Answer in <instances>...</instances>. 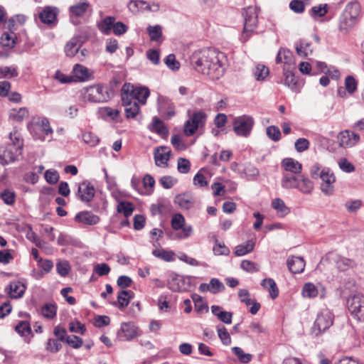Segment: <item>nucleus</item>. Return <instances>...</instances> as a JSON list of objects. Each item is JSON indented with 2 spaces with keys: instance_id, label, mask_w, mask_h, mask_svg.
I'll list each match as a JSON object with an SVG mask.
<instances>
[{
  "instance_id": "10",
  "label": "nucleus",
  "mask_w": 364,
  "mask_h": 364,
  "mask_svg": "<svg viewBox=\"0 0 364 364\" xmlns=\"http://www.w3.org/2000/svg\"><path fill=\"white\" fill-rule=\"evenodd\" d=\"M59 10L55 6H45L38 13L41 21L46 25L53 26L57 22V16Z\"/></svg>"
},
{
  "instance_id": "37",
  "label": "nucleus",
  "mask_w": 364,
  "mask_h": 364,
  "mask_svg": "<svg viewBox=\"0 0 364 364\" xmlns=\"http://www.w3.org/2000/svg\"><path fill=\"white\" fill-rule=\"evenodd\" d=\"M152 254L156 257L160 258L166 262H172L174 260V253L172 251H168L164 249H155Z\"/></svg>"
},
{
  "instance_id": "54",
  "label": "nucleus",
  "mask_w": 364,
  "mask_h": 364,
  "mask_svg": "<svg viewBox=\"0 0 364 364\" xmlns=\"http://www.w3.org/2000/svg\"><path fill=\"white\" fill-rule=\"evenodd\" d=\"M302 294L305 297H315L318 294V290L314 284L306 283L303 287Z\"/></svg>"
},
{
  "instance_id": "32",
  "label": "nucleus",
  "mask_w": 364,
  "mask_h": 364,
  "mask_svg": "<svg viewBox=\"0 0 364 364\" xmlns=\"http://www.w3.org/2000/svg\"><path fill=\"white\" fill-rule=\"evenodd\" d=\"M360 4L358 2H351L346 6L343 14H345L347 18H350L355 22L356 18L360 14Z\"/></svg>"
},
{
  "instance_id": "20",
  "label": "nucleus",
  "mask_w": 364,
  "mask_h": 364,
  "mask_svg": "<svg viewBox=\"0 0 364 364\" xmlns=\"http://www.w3.org/2000/svg\"><path fill=\"white\" fill-rule=\"evenodd\" d=\"M167 286L169 289L175 292L186 289L184 279L176 273L171 274Z\"/></svg>"
},
{
  "instance_id": "59",
  "label": "nucleus",
  "mask_w": 364,
  "mask_h": 364,
  "mask_svg": "<svg viewBox=\"0 0 364 364\" xmlns=\"http://www.w3.org/2000/svg\"><path fill=\"white\" fill-rule=\"evenodd\" d=\"M184 225L185 219L181 214H176L173 216L171 219V226L174 230H181Z\"/></svg>"
},
{
  "instance_id": "27",
  "label": "nucleus",
  "mask_w": 364,
  "mask_h": 364,
  "mask_svg": "<svg viewBox=\"0 0 364 364\" xmlns=\"http://www.w3.org/2000/svg\"><path fill=\"white\" fill-rule=\"evenodd\" d=\"M247 11L245 14L244 33H251L253 31L257 23V17L255 12Z\"/></svg>"
},
{
  "instance_id": "19",
  "label": "nucleus",
  "mask_w": 364,
  "mask_h": 364,
  "mask_svg": "<svg viewBox=\"0 0 364 364\" xmlns=\"http://www.w3.org/2000/svg\"><path fill=\"white\" fill-rule=\"evenodd\" d=\"M82 36H77L72 38L65 46V52L67 56L73 57L82 45Z\"/></svg>"
},
{
  "instance_id": "50",
  "label": "nucleus",
  "mask_w": 364,
  "mask_h": 364,
  "mask_svg": "<svg viewBox=\"0 0 364 364\" xmlns=\"http://www.w3.org/2000/svg\"><path fill=\"white\" fill-rule=\"evenodd\" d=\"M147 2L145 1H131L128 5L129 9L134 14H137L139 11H144Z\"/></svg>"
},
{
  "instance_id": "12",
  "label": "nucleus",
  "mask_w": 364,
  "mask_h": 364,
  "mask_svg": "<svg viewBox=\"0 0 364 364\" xmlns=\"http://www.w3.org/2000/svg\"><path fill=\"white\" fill-rule=\"evenodd\" d=\"M16 149L15 146L10 145L5 147H0V164L1 166L18 160V157L22 153L16 151Z\"/></svg>"
},
{
  "instance_id": "60",
  "label": "nucleus",
  "mask_w": 364,
  "mask_h": 364,
  "mask_svg": "<svg viewBox=\"0 0 364 364\" xmlns=\"http://www.w3.org/2000/svg\"><path fill=\"white\" fill-rule=\"evenodd\" d=\"M178 171L181 173H187L191 168L190 161L185 158H179L177 164Z\"/></svg>"
},
{
  "instance_id": "57",
  "label": "nucleus",
  "mask_w": 364,
  "mask_h": 364,
  "mask_svg": "<svg viewBox=\"0 0 364 364\" xmlns=\"http://www.w3.org/2000/svg\"><path fill=\"white\" fill-rule=\"evenodd\" d=\"M240 267L247 272H257L259 271V266L250 260H242L240 264Z\"/></svg>"
},
{
  "instance_id": "43",
  "label": "nucleus",
  "mask_w": 364,
  "mask_h": 364,
  "mask_svg": "<svg viewBox=\"0 0 364 364\" xmlns=\"http://www.w3.org/2000/svg\"><path fill=\"white\" fill-rule=\"evenodd\" d=\"M269 73V68L260 64L257 65L254 70V75L257 80H264Z\"/></svg>"
},
{
  "instance_id": "6",
  "label": "nucleus",
  "mask_w": 364,
  "mask_h": 364,
  "mask_svg": "<svg viewBox=\"0 0 364 364\" xmlns=\"http://www.w3.org/2000/svg\"><path fill=\"white\" fill-rule=\"evenodd\" d=\"M86 97L92 102H104L110 99V94L107 86L98 84L87 88Z\"/></svg>"
},
{
  "instance_id": "1",
  "label": "nucleus",
  "mask_w": 364,
  "mask_h": 364,
  "mask_svg": "<svg viewBox=\"0 0 364 364\" xmlns=\"http://www.w3.org/2000/svg\"><path fill=\"white\" fill-rule=\"evenodd\" d=\"M225 55L210 48H205L195 52L191 58L195 69L207 75L212 80H218L225 73V68L223 63Z\"/></svg>"
},
{
  "instance_id": "40",
  "label": "nucleus",
  "mask_w": 364,
  "mask_h": 364,
  "mask_svg": "<svg viewBox=\"0 0 364 364\" xmlns=\"http://www.w3.org/2000/svg\"><path fill=\"white\" fill-rule=\"evenodd\" d=\"M232 351L242 363H248L252 358V355L251 354L245 353L240 347L232 348Z\"/></svg>"
},
{
  "instance_id": "3",
  "label": "nucleus",
  "mask_w": 364,
  "mask_h": 364,
  "mask_svg": "<svg viewBox=\"0 0 364 364\" xmlns=\"http://www.w3.org/2000/svg\"><path fill=\"white\" fill-rule=\"evenodd\" d=\"M255 124L254 119L249 115H242L233 120V130L237 136H250Z\"/></svg>"
},
{
  "instance_id": "42",
  "label": "nucleus",
  "mask_w": 364,
  "mask_h": 364,
  "mask_svg": "<svg viewBox=\"0 0 364 364\" xmlns=\"http://www.w3.org/2000/svg\"><path fill=\"white\" fill-rule=\"evenodd\" d=\"M28 117V111L26 107H21L18 109H13L10 112V117L21 122Z\"/></svg>"
},
{
  "instance_id": "13",
  "label": "nucleus",
  "mask_w": 364,
  "mask_h": 364,
  "mask_svg": "<svg viewBox=\"0 0 364 364\" xmlns=\"http://www.w3.org/2000/svg\"><path fill=\"white\" fill-rule=\"evenodd\" d=\"M337 138L341 146L351 147L358 142L360 136L353 132L344 130L338 134Z\"/></svg>"
},
{
  "instance_id": "55",
  "label": "nucleus",
  "mask_w": 364,
  "mask_h": 364,
  "mask_svg": "<svg viewBox=\"0 0 364 364\" xmlns=\"http://www.w3.org/2000/svg\"><path fill=\"white\" fill-rule=\"evenodd\" d=\"M217 331L218 333V337L221 340L222 343L225 346L230 345L231 343V338L227 329L222 326H218Z\"/></svg>"
},
{
  "instance_id": "33",
  "label": "nucleus",
  "mask_w": 364,
  "mask_h": 364,
  "mask_svg": "<svg viewBox=\"0 0 364 364\" xmlns=\"http://www.w3.org/2000/svg\"><path fill=\"white\" fill-rule=\"evenodd\" d=\"M261 285L269 291L272 299H274L278 296L279 289L274 279L271 278L264 279L261 282Z\"/></svg>"
},
{
  "instance_id": "28",
  "label": "nucleus",
  "mask_w": 364,
  "mask_h": 364,
  "mask_svg": "<svg viewBox=\"0 0 364 364\" xmlns=\"http://www.w3.org/2000/svg\"><path fill=\"white\" fill-rule=\"evenodd\" d=\"M174 203L178 205L181 208L190 209L194 203L193 196L189 193H183L177 195L174 198Z\"/></svg>"
},
{
  "instance_id": "30",
  "label": "nucleus",
  "mask_w": 364,
  "mask_h": 364,
  "mask_svg": "<svg viewBox=\"0 0 364 364\" xmlns=\"http://www.w3.org/2000/svg\"><path fill=\"white\" fill-rule=\"evenodd\" d=\"M134 95V102H137V103L140 102L141 104H145L147 97L150 95L149 90L147 87H136L133 86V92H132Z\"/></svg>"
},
{
  "instance_id": "44",
  "label": "nucleus",
  "mask_w": 364,
  "mask_h": 364,
  "mask_svg": "<svg viewBox=\"0 0 364 364\" xmlns=\"http://www.w3.org/2000/svg\"><path fill=\"white\" fill-rule=\"evenodd\" d=\"M192 299L195 305V310L198 313H203L204 311H208V307L203 300V298L198 294H193Z\"/></svg>"
},
{
  "instance_id": "14",
  "label": "nucleus",
  "mask_w": 364,
  "mask_h": 364,
  "mask_svg": "<svg viewBox=\"0 0 364 364\" xmlns=\"http://www.w3.org/2000/svg\"><path fill=\"white\" fill-rule=\"evenodd\" d=\"M171 153V150L166 146L156 147L154 152L155 164L159 167L168 166Z\"/></svg>"
},
{
  "instance_id": "5",
  "label": "nucleus",
  "mask_w": 364,
  "mask_h": 364,
  "mask_svg": "<svg viewBox=\"0 0 364 364\" xmlns=\"http://www.w3.org/2000/svg\"><path fill=\"white\" fill-rule=\"evenodd\" d=\"M333 323V316L328 309H323L318 314L314 326L313 332L317 336L330 328Z\"/></svg>"
},
{
  "instance_id": "31",
  "label": "nucleus",
  "mask_w": 364,
  "mask_h": 364,
  "mask_svg": "<svg viewBox=\"0 0 364 364\" xmlns=\"http://www.w3.org/2000/svg\"><path fill=\"white\" fill-rule=\"evenodd\" d=\"M333 260L336 264L337 268L340 271H346L355 265V262L353 260L342 257L341 255H336Z\"/></svg>"
},
{
  "instance_id": "8",
  "label": "nucleus",
  "mask_w": 364,
  "mask_h": 364,
  "mask_svg": "<svg viewBox=\"0 0 364 364\" xmlns=\"http://www.w3.org/2000/svg\"><path fill=\"white\" fill-rule=\"evenodd\" d=\"M138 336V328L132 322L122 323L117 331V338L119 341H130Z\"/></svg>"
},
{
  "instance_id": "29",
  "label": "nucleus",
  "mask_w": 364,
  "mask_h": 364,
  "mask_svg": "<svg viewBox=\"0 0 364 364\" xmlns=\"http://www.w3.org/2000/svg\"><path fill=\"white\" fill-rule=\"evenodd\" d=\"M133 85L129 83H125L122 87V101L123 106L130 105L131 103H134V98L132 95Z\"/></svg>"
},
{
  "instance_id": "23",
  "label": "nucleus",
  "mask_w": 364,
  "mask_h": 364,
  "mask_svg": "<svg viewBox=\"0 0 364 364\" xmlns=\"http://www.w3.org/2000/svg\"><path fill=\"white\" fill-rule=\"evenodd\" d=\"M132 294L133 292L130 290H121L118 292L117 301L112 302L111 304L122 310L129 305Z\"/></svg>"
},
{
  "instance_id": "56",
  "label": "nucleus",
  "mask_w": 364,
  "mask_h": 364,
  "mask_svg": "<svg viewBox=\"0 0 364 364\" xmlns=\"http://www.w3.org/2000/svg\"><path fill=\"white\" fill-rule=\"evenodd\" d=\"M267 135L274 141H278L281 139V132L276 126H269L267 128Z\"/></svg>"
},
{
  "instance_id": "53",
  "label": "nucleus",
  "mask_w": 364,
  "mask_h": 364,
  "mask_svg": "<svg viewBox=\"0 0 364 364\" xmlns=\"http://www.w3.org/2000/svg\"><path fill=\"white\" fill-rule=\"evenodd\" d=\"M328 12L327 4H320L311 8V15L314 18L323 17Z\"/></svg>"
},
{
  "instance_id": "2",
  "label": "nucleus",
  "mask_w": 364,
  "mask_h": 364,
  "mask_svg": "<svg viewBox=\"0 0 364 364\" xmlns=\"http://www.w3.org/2000/svg\"><path fill=\"white\" fill-rule=\"evenodd\" d=\"M347 307L351 315L359 321H364V295L356 293L347 299Z\"/></svg>"
},
{
  "instance_id": "39",
  "label": "nucleus",
  "mask_w": 364,
  "mask_h": 364,
  "mask_svg": "<svg viewBox=\"0 0 364 364\" xmlns=\"http://www.w3.org/2000/svg\"><path fill=\"white\" fill-rule=\"evenodd\" d=\"M313 187V183L309 178L301 175L299 178V186L296 188H299L304 193H309Z\"/></svg>"
},
{
  "instance_id": "38",
  "label": "nucleus",
  "mask_w": 364,
  "mask_h": 364,
  "mask_svg": "<svg viewBox=\"0 0 364 364\" xmlns=\"http://www.w3.org/2000/svg\"><path fill=\"white\" fill-rule=\"evenodd\" d=\"M16 39L15 33L4 32L1 37V43L4 47L13 48L16 44Z\"/></svg>"
},
{
  "instance_id": "46",
  "label": "nucleus",
  "mask_w": 364,
  "mask_h": 364,
  "mask_svg": "<svg viewBox=\"0 0 364 364\" xmlns=\"http://www.w3.org/2000/svg\"><path fill=\"white\" fill-rule=\"evenodd\" d=\"M134 210V206L132 203L129 202H120L117 205V211L122 213L127 218L130 216Z\"/></svg>"
},
{
  "instance_id": "64",
  "label": "nucleus",
  "mask_w": 364,
  "mask_h": 364,
  "mask_svg": "<svg viewBox=\"0 0 364 364\" xmlns=\"http://www.w3.org/2000/svg\"><path fill=\"white\" fill-rule=\"evenodd\" d=\"M56 269L60 276L65 277L68 274L70 267L67 261H60L57 263Z\"/></svg>"
},
{
  "instance_id": "36",
  "label": "nucleus",
  "mask_w": 364,
  "mask_h": 364,
  "mask_svg": "<svg viewBox=\"0 0 364 364\" xmlns=\"http://www.w3.org/2000/svg\"><path fill=\"white\" fill-rule=\"evenodd\" d=\"M41 314L46 318L53 319L56 316L57 306L55 304H45L41 307Z\"/></svg>"
},
{
  "instance_id": "15",
  "label": "nucleus",
  "mask_w": 364,
  "mask_h": 364,
  "mask_svg": "<svg viewBox=\"0 0 364 364\" xmlns=\"http://www.w3.org/2000/svg\"><path fill=\"white\" fill-rule=\"evenodd\" d=\"M276 63H284L283 68H295V63L292 52L287 48H281L276 57Z\"/></svg>"
},
{
  "instance_id": "18",
  "label": "nucleus",
  "mask_w": 364,
  "mask_h": 364,
  "mask_svg": "<svg viewBox=\"0 0 364 364\" xmlns=\"http://www.w3.org/2000/svg\"><path fill=\"white\" fill-rule=\"evenodd\" d=\"M301 176V174L284 172L281 181L282 186L286 189L297 188Z\"/></svg>"
},
{
  "instance_id": "62",
  "label": "nucleus",
  "mask_w": 364,
  "mask_h": 364,
  "mask_svg": "<svg viewBox=\"0 0 364 364\" xmlns=\"http://www.w3.org/2000/svg\"><path fill=\"white\" fill-rule=\"evenodd\" d=\"M62 345L58 339L49 338L46 343V350L51 353H57L61 348Z\"/></svg>"
},
{
  "instance_id": "34",
  "label": "nucleus",
  "mask_w": 364,
  "mask_h": 364,
  "mask_svg": "<svg viewBox=\"0 0 364 364\" xmlns=\"http://www.w3.org/2000/svg\"><path fill=\"white\" fill-rule=\"evenodd\" d=\"M255 247V242L252 240H248L245 244L239 245L235 247V255L236 256H243L251 252Z\"/></svg>"
},
{
  "instance_id": "35",
  "label": "nucleus",
  "mask_w": 364,
  "mask_h": 364,
  "mask_svg": "<svg viewBox=\"0 0 364 364\" xmlns=\"http://www.w3.org/2000/svg\"><path fill=\"white\" fill-rule=\"evenodd\" d=\"M73 73L74 76L80 81H85L89 78V73L87 68L82 65H75L73 69Z\"/></svg>"
},
{
  "instance_id": "63",
  "label": "nucleus",
  "mask_w": 364,
  "mask_h": 364,
  "mask_svg": "<svg viewBox=\"0 0 364 364\" xmlns=\"http://www.w3.org/2000/svg\"><path fill=\"white\" fill-rule=\"evenodd\" d=\"M15 193L9 190H4L1 193V198L7 205H13L15 202Z\"/></svg>"
},
{
  "instance_id": "41",
  "label": "nucleus",
  "mask_w": 364,
  "mask_h": 364,
  "mask_svg": "<svg viewBox=\"0 0 364 364\" xmlns=\"http://www.w3.org/2000/svg\"><path fill=\"white\" fill-rule=\"evenodd\" d=\"M147 32L151 41H157L162 36V28L159 25L149 26L147 27Z\"/></svg>"
},
{
  "instance_id": "47",
  "label": "nucleus",
  "mask_w": 364,
  "mask_h": 364,
  "mask_svg": "<svg viewBox=\"0 0 364 364\" xmlns=\"http://www.w3.org/2000/svg\"><path fill=\"white\" fill-rule=\"evenodd\" d=\"M10 139L12 141L10 146H15L16 151H18V153H22V148L23 145V139L20 138V135L17 133V132H14L10 133Z\"/></svg>"
},
{
  "instance_id": "16",
  "label": "nucleus",
  "mask_w": 364,
  "mask_h": 364,
  "mask_svg": "<svg viewBox=\"0 0 364 364\" xmlns=\"http://www.w3.org/2000/svg\"><path fill=\"white\" fill-rule=\"evenodd\" d=\"M75 221L88 225H93L99 223L100 218L89 211H82L75 216Z\"/></svg>"
},
{
  "instance_id": "9",
  "label": "nucleus",
  "mask_w": 364,
  "mask_h": 364,
  "mask_svg": "<svg viewBox=\"0 0 364 364\" xmlns=\"http://www.w3.org/2000/svg\"><path fill=\"white\" fill-rule=\"evenodd\" d=\"M320 178L323 181L321 189L326 195H331L333 192V183L336 181V177L329 168H325L321 170Z\"/></svg>"
},
{
  "instance_id": "7",
  "label": "nucleus",
  "mask_w": 364,
  "mask_h": 364,
  "mask_svg": "<svg viewBox=\"0 0 364 364\" xmlns=\"http://www.w3.org/2000/svg\"><path fill=\"white\" fill-rule=\"evenodd\" d=\"M206 114L203 111L195 112L184 125V133L187 136H192L199 127L205 124Z\"/></svg>"
},
{
  "instance_id": "26",
  "label": "nucleus",
  "mask_w": 364,
  "mask_h": 364,
  "mask_svg": "<svg viewBox=\"0 0 364 364\" xmlns=\"http://www.w3.org/2000/svg\"><path fill=\"white\" fill-rule=\"evenodd\" d=\"M26 290V286L19 281L11 282L9 284V296L13 299H18L23 296Z\"/></svg>"
},
{
  "instance_id": "49",
  "label": "nucleus",
  "mask_w": 364,
  "mask_h": 364,
  "mask_svg": "<svg viewBox=\"0 0 364 364\" xmlns=\"http://www.w3.org/2000/svg\"><path fill=\"white\" fill-rule=\"evenodd\" d=\"M272 207L277 210L278 213H281L283 215H287L289 213L288 208L281 198H277L273 200Z\"/></svg>"
},
{
  "instance_id": "24",
  "label": "nucleus",
  "mask_w": 364,
  "mask_h": 364,
  "mask_svg": "<svg viewBox=\"0 0 364 364\" xmlns=\"http://www.w3.org/2000/svg\"><path fill=\"white\" fill-rule=\"evenodd\" d=\"M295 68H283V74L284 76V85L288 86L294 92H298L299 88L298 82L295 78L293 70Z\"/></svg>"
},
{
  "instance_id": "11",
  "label": "nucleus",
  "mask_w": 364,
  "mask_h": 364,
  "mask_svg": "<svg viewBox=\"0 0 364 364\" xmlns=\"http://www.w3.org/2000/svg\"><path fill=\"white\" fill-rule=\"evenodd\" d=\"M95 190L94 186L87 181L79 184L76 196L82 202L89 203L94 198Z\"/></svg>"
},
{
  "instance_id": "25",
  "label": "nucleus",
  "mask_w": 364,
  "mask_h": 364,
  "mask_svg": "<svg viewBox=\"0 0 364 364\" xmlns=\"http://www.w3.org/2000/svg\"><path fill=\"white\" fill-rule=\"evenodd\" d=\"M90 3L87 0H80V1L77 4L70 6L69 12L70 16H82L87 12Z\"/></svg>"
},
{
  "instance_id": "45",
  "label": "nucleus",
  "mask_w": 364,
  "mask_h": 364,
  "mask_svg": "<svg viewBox=\"0 0 364 364\" xmlns=\"http://www.w3.org/2000/svg\"><path fill=\"white\" fill-rule=\"evenodd\" d=\"M355 23L354 20L347 18L346 15L343 14L339 23V29L342 32L347 33Z\"/></svg>"
},
{
  "instance_id": "52",
  "label": "nucleus",
  "mask_w": 364,
  "mask_h": 364,
  "mask_svg": "<svg viewBox=\"0 0 364 364\" xmlns=\"http://www.w3.org/2000/svg\"><path fill=\"white\" fill-rule=\"evenodd\" d=\"M210 292L212 294H218L220 291H223L225 289L223 284L216 278H213L210 279L209 283Z\"/></svg>"
},
{
  "instance_id": "21",
  "label": "nucleus",
  "mask_w": 364,
  "mask_h": 364,
  "mask_svg": "<svg viewBox=\"0 0 364 364\" xmlns=\"http://www.w3.org/2000/svg\"><path fill=\"white\" fill-rule=\"evenodd\" d=\"M150 131L157 133L163 139H166L168 135V129L165 124L158 117H154L152 119V123L149 125Z\"/></svg>"
},
{
  "instance_id": "58",
  "label": "nucleus",
  "mask_w": 364,
  "mask_h": 364,
  "mask_svg": "<svg viewBox=\"0 0 364 364\" xmlns=\"http://www.w3.org/2000/svg\"><path fill=\"white\" fill-rule=\"evenodd\" d=\"M59 174L54 169H48L45 173V179L50 184H55L59 180Z\"/></svg>"
},
{
  "instance_id": "48",
  "label": "nucleus",
  "mask_w": 364,
  "mask_h": 364,
  "mask_svg": "<svg viewBox=\"0 0 364 364\" xmlns=\"http://www.w3.org/2000/svg\"><path fill=\"white\" fill-rule=\"evenodd\" d=\"M84 142L90 146H95L98 144L100 139L97 136L91 132H86L82 134Z\"/></svg>"
},
{
  "instance_id": "61",
  "label": "nucleus",
  "mask_w": 364,
  "mask_h": 364,
  "mask_svg": "<svg viewBox=\"0 0 364 364\" xmlns=\"http://www.w3.org/2000/svg\"><path fill=\"white\" fill-rule=\"evenodd\" d=\"M65 342H66L68 344H69L73 348H79L83 344L82 339L77 336H75V335L68 336L66 337Z\"/></svg>"
},
{
  "instance_id": "4",
  "label": "nucleus",
  "mask_w": 364,
  "mask_h": 364,
  "mask_svg": "<svg viewBox=\"0 0 364 364\" xmlns=\"http://www.w3.org/2000/svg\"><path fill=\"white\" fill-rule=\"evenodd\" d=\"M99 29L104 34H109L111 30L117 36L124 34L127 31V26L121 21L115 22V18L112 16L105 17L98 25Z\"/></svg>"
},
{
  "instance_id": "51",
  "label": "nucleus",
  "mask_w": 364,
  "mask_h": 364,
  "mask_svg": "<svg viewBox=\"0 0 364 364\" xmlns=\"http://www.w3.org/2000/svg\"><path fill=\"white\" fill-rule=\"evenodd\" d=\"M124 112L127 118H134L139 112V106L137 102L124 106Z\"/></svg>"
},
{
  "instance_id": "17",
  "label": "nucleus",
  "mask_w": 364,
  "mask_h": 364,
  "mask_svg": "<svg viewBox=\"0 0 364 364\" xmlns=\"http://www.w3.org/2000/svg\"><path fill=\"white\" fill-rule=\"evenodd\" d=\"M281 165L286 173L301 174L302 171L301 164L292 158L284 159Z\"/></svg>"
},
{
  "instance_id": "22",
  "label": "nucleus",
  "mask_w": 364,
  "mask_h": 364,
  "mask_svg": "<svg viewBox=\"0 0 364 364\" xmlns=\"http://www.w3.org/2000/svg\"><path fill=\"white\" fill-rule=\"evenodd\" d=\"M287 266L293 274H299L304 269L305 262L303 257L291 256L287 259Z\"/></svg>"
}]
</instances>
